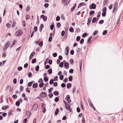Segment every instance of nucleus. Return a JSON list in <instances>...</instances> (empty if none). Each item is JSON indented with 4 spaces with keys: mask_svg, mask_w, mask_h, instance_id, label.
<instances>
[{
    "mask_svg": "<svg viewBox=\"0 0 123 123\" xmlns=\"http://www.w3.org/2000/svg\"><path fill=\"white\" fill-rule=\"evenodd\" d=\"M10 44V42L9 41L7 42L6 43L5 45V46L4 47L3 49V51L6 50V49L9 46Z\"/></svg>",
    "mask_w": 123,
    "mask_h": 123,
    "instance_id": "nucleus-1",
    "label": "nucleus"
},
{
    "mask_svg": "<svg viewBox=\"0 0 123 123\" xmlns=\"http://www.w3.org/2000/svg\"><path fill=\"white\" fill-rule=\"evenodd\" d=\"M70 1L68 0H62V3L64 6H67L70 2Z\"/></svg>",
    "mask_w": 123,
    "mask_h": 123,
    "instance_id": "nucleus-2",
    "label": "nucleus"
},
{
    "mask_svg": "<svg viewBox=\"0 0 123 123\" xmlns=\"http://www.w3.org/2000/svg\"><path fill=\"white\" fill-rule=\"evenodd\" d=\"M23 32L21 30H18L16 32V36H18L19 35H21L23 33Z\"/></svg>",
    "mask_w": 123,
    "mask_h": 123,
    "instance_id": "nucleus-3",
    "label": "nucleus"
},
{
    "mask_svg": "<svg viewBox=\"0 0 123 123\" xmlns=\"http://www.w3.org/2000/svg\"><path fill=\"white\" fill-rule=\"evenodd\" d=\"M96 7V5L94 3H92L89 6V8L90 9H94Z\"/></svg>",
    "mask_w": 123,
    "mask_h": 123,
    "instance_id": "nucleus-4",
    "label": "nucleus"
},
{
    "mask_svg": "<svg viewBox=\"0 0 123 123\" xmlns=\"http://www.w3.org/2000/svg\"><path fill=\"white\" fill-rule=\"evenodd\" d=\"M47 96V94L44 92H42L40 94V97L43 98H45Z\"/></svg>",
    "mask_w": 123,
    "mask_h": 123,
    "instance_id": "nucleus-5",
    "label": "nucleus"
},
{
    "mask_svg": "<svg viewBox=\"0 0 123 123\" xmlns=\"http://www.w3.org/2000/svg\"><path fill=\"white\" fill-rule=\"evenodd\" d=\"M38 107V105L37 104H35L33 106V108L34 110H36Z\"/></svg>",
    "mask_w": 123,
    "mask_h": 123,
    "instance_id": "nucleus-6",
    "label": "nucleus"
},
{
    "mask_svg": "<svg viewBox=\"0 0 123 123\" xmlns=\"http://www.w3.org/2000/svg\"><path fill=\"white\" fill-rule=\"evenodd\" d=\"M65 107L67 110L69 111L70 112H72V110L71 108L69 106L67 105L65 106Z\"/></svg>",
    "mask_w": 123,
    "mask_h": 123,
    "instance_id": "nucleus-7",
    "label": "nucleus"
},
{
    "mask_svg": "<svg viewBox=\"0 0 123 123\" xmlns=\"http://www.w3.org/2000/svg\"><path fill=\"white\" fill-rule=\"evenodd\" d=\"M17 42V40L16 39H15L13 41V43L12 45H11L10 46L11 48H12L14 45Z\"/></svg>",
    "mask_w": 123,
    "mask_h": 123,
    "instance_id": "nucleus-8",
    "label": "nucleus"
},
{
    "mask_svg": "<svg viewBox=\"0 0 123 123\" xmlns=\"http://www.w3.org/2000/svg\"><path fill=\"white\" fill-rule=\"evenodd\" d=\"M69 64L68 62H67L64 63V66L65 67H67L66 68V69H67L69 68Z\"/></svg>",
    "mask_w": 123,
    "mask_h": 123,
    "instance_id": "nucleus-9",
    "label": "nucleus"
},
{
    "mask_svg": "<svg viewBox=\"0 0 123 123\" xmlns=\"http://www.w3.org/2000/svg\"><path fill=\"white\" fill-rule=\"evenodd\" d=\"M92 18H89L88 19V22L87 23V25H90V23L91 22Z\"/></svg>",
    "mask_w": 123,
    "mask_h": 123,
    "instance_id": "nucleus-10",
    "label": "nucleus"
},
{
    "mask_svg": "<svg viewBox=\"0 0 123 123\" xmlns=\"http://www.w3.org/2000/svg\"><path fill=\"white\" fill-rule=\"evenodd\" d=\"M98 19H97L96 18L94 17L92 19V22L93 23H94L96 21H97Z\"/></svg>",
    "mask_w": 123,
    "mask_h": 123,
    "instance_id": "nucleus-11",
    "label": "nucleus"
},
{
    "mask_svg": "<svg viewBox=\"0 0 123 123\" xmlns=\"http://www.w3.org/2000/svg\"><path fill=\"white\" fill-rule=\"evenodd\" d=\"M80 71H81V67L82 65V60H80Z\"/></svg>",
    "mask_w": 123,
    "mask_h": 123,
    "instance_id": "nucleus-12",
    "label": "nucleus"
},
{
    "mask_svg": "<svg viewBox=\"0 0 123 123\" xmlns=\"http://www.w3.org/2000/svg\"><path fill=\"white\" fill-rule=\"evenodd\" d=\"M35 54V52H33L31 54L30 56V57L29 58V59H31L32 58V57Z\"/></svg>",
    "mask_w": 123,
    "mask_h": 123,
    "instance_id": "nucleus-13",
    "label": "nucleus"
},
{
    "mask_svg": "<svg viewBox=\"0 0 123 123\" xmlns=\"http://www.w3.org/2000/svg\"><path fill=\"white\" fill-rule=\"evenodd\" d=\"M38 86V84L37 83L34 84L32 86V87L34 88H36Z\"/></svg>",
    "mask_w": 123,
    "mask_h": 123,
    "instance_id": "nucleus-14",
    "label": "nucleus"
},
{
    "mask_svg": "<svg viewBox=\"0 0 123 123\" xmlns=\"http://www.w3.org/2000/svg\"><path fill=\"white\" fill-rule=\"evenodd\" d=\"M85 3L84 2H82L80 3L78 6V8H79L80 7L85 5Z\"/></svg>",
    "mask_w": 123,
    "mask_h": 123,
    "instance_id": "nucleus-15",
    "label": "nucleus"
},
{
    "mask_svg": "<svg viewBox=\"0 0 123 123\" xmlns=\"http://www.w3.org/2000/svg\"><path fill=\"white\" fill-rule=\"evenodd\" d=\"M44 27V25L43 24H41L40 25V26L39 27V31L40 32H41L42 30V28Z\"/></svg>",
    "mask_w": 123,
    "mask_h": 123,
    "instance_id": "nucleus-16",
    "label": "nucleus"
},
{
    "mask_svg": "<svg viewBox=\"0 0 123 123\" xmlns=\"http://www.w3.org/2000/svg\"><path fill=\"white\" fill-rule=\"evenodd\" d=\"M46 64H46V62H45V63H44L45 67L46 69H48L50 68V66L49 65H46Z\"/></svg>",
    "mask_w": 123,
    "mask_h": 123,
    "instance_id": "nucleus-17",
    "label": "nucleus"
},
{
    "mask_svg": "<svg viewBox=\"0 0 123 123\" xmlns=\"http://www.w3.org/2000/svg\"><path fill=\"white\" fill-rule=\"evenodd\" d=\"M76 3L75 4L74 6L71 8V11L72 12L75 9L76 6Z\"/></svg>",
    "mask_w": 123,
    "mask_h": 123,
    "instance_id": "nucleus-18",
    "label": "nucleus"
},
{
    "mask_svg": "<svg viewBox=\"0 0 123 123\" xmlns=\"http://www.w3.org/2000/svg\"><path fill=\"white\" fill-rule=\"evenodd\" d=\"M59 112V109H57L55 111V115H57Z\"/></svg>",
    "mask_w": 123,
    "mask_h": 123,
    "instance_id": "nucleus-19",
    "label": "nucleus"
},
{
    "mask_svg": "<svg viewBox=\"0 0 123 123\" xmlns=\"http://www.w3.org/2000/svg\"><path fill=\"white\" fill-rule=\"evenodd\" d=\"M26 114L27 115V116H29V117L31 114V113L30 111H26Z\"/></svg>",
    "mask_w": 123,
    "mask_h": 123,
    "instance_id": "nucleus-20",
    "label": "nucleus"
},
{
    "mask_svg": "<svg viewBox=\"0 0 123 123\" xmlns=\"http://www.w3.org/2000/svg\"><path fill=\"white\" fill-rule=\"evenodd\" d=\"M92 36L90 37L87 40V43H90L91 42V39L92 38Z\"/></svg>",
    "mask_w": 123,
    "mask_h": 123,
    "instance_id": "nucleus-21",
    "label": "nucleus"
},
{
    "mask_svg": "<svg viewBox=\"0 0 123 123\" xmlns=\"http://www.w3.org/2000/svg\"><path fill=\"white\" fill-rule=\"evenodd\" d=\"M53 94L57 96L59 94V92L58 91H55L54 92Z\"/></svg>",
    "mask_w": 123,
    "mask_h": 123,
    "instance_id": "nucleus-22",
    "label": "nucleus"
},
{
    "mask_svg": "<svg viewBox=\"0 0 123 123\" xmlns=\"http://www.w3.org/2000/svg\"><path fill=\"white\" fill-rule=\"evenodd\" d=\"M72 85L70 83H68L67 85V88H69L71 87Z\"/></svg>",
    "mask_w": 123,
    "mask_h": 123,
    "instance_id": "nucleus-23",
    "label": "nucleus"
},
{
    "mask_svg": "<svg viewBox=\"0 0 123 123\" xmlns=\"http://www.w3.org/2000/svg\"><path fill=\"white\" fill-rule=\"evenodd\" d=\"M48 72L50 74H51L52 73V69L51 68L49 69L48 70Z\"/></svg>",
    "mask_w": 123,
    "mask_h": 123,
    "instance_id": "nucleus-24",
    "label": "nucleus"
},
{
    "mask_svg": "<svg viewBox=\"0 0 123 123\" xmlns=\"http://www.w3.org/2000/svg\"><path fill=\"white\" fill-rule=\"evenodd\" d=\"M15 104L16 106H18L20 104L19 101H17L16 102Z\"/></svg>",
    "mask_w": 123,
    "mask_h": 123,
    "instance_id": "nucleus-25",
    "label": "nucleus"
},
{
    "mask_svg": "<svg viewBox=\"0 0 123 123\" xmlns=\"http://www.w3.org/2000/svg\"><path fill=\"white\" fill-rule=\"evenodd\" d=\"M101 15V12L99 11L97 15V17L98 19L99 18Z\"/></svg>",
    "mask_w": 123,
    "mask_h": 123,
    "instance_id": "nucleus-26",
    "label": "nucleus"
},
{
    "mask_svg": "<svg viewBox=\"0 0 123 123\" xmlns=\"http://www.w3.org/2000/svg\"><path fill=\"white\" fill-rule=\"evenodd\" d=\"M16 21H14L13 22V24L12 25V26L13 28L16 25Z\"/></svg>",
    "mask_w": 123,
    "mask_h": 123,
    "instance_id": "nucleus-27",
    "label": "nucleus"
},
{
    "mask_svg": "<svg viewBox=\"0 0 123 123\" xmlns=\"http://www.w3.org/2000/svg\"><path fill=\"white\" fill-rule=\"evenodd\" d=\"M69 31L71 32H73L74 31L73 28L72 27H70L69 29Z\"/></svg>",
    "mask_w": 123,
    "mask_h": 123,
    "instance_id": "nucleus-28",
    "label": "nucleus"
},
{
    "mask_svg": "<svg viewBox=\"0 0 123 123\" xmlns=\"http://www.w3.org/2000/svg\"><path fill=\"white\" fill-rule=\"evenodd\" d=\"M94 11H90L89 13V15H90L91 16L92 14L94 13Z\"/></svg>",
    "mask_w": 123,
    "mask_h": 123,
    "instance_id": "nucleus-29",
    "label": "nucleus"
},
{
    "mask_svg": "<svg viewBox=\"0 0 123 123\" xmlns=\"http://www.w3.org/2000/svg\"><path fill=\"white\" fill-rule=\"evenodd\" d=\"M36 61V59L34 58L32 59V61H31V63H35Z\"/></svg>",
    "mask_w": 123,
    "mask_h": 123,
    "instance_id": "nucleus-30",
    "label": "nucleus"
},
{
    "mask_svg": "<svg viewBox=\"0 0 123 123\" xmlns=\"http://www.w3.org/2000/svg\"><path fill=\"white\" fill-rule=\"evenodd\" d=\"M107 9L106 7H104L102 10V11L103 12H106Z\"/></svg>",
    "mask_w": 123,
    "mask_h": 123,
    "instance_id": "nucleus-31",
    "label": "nucleus"
},
{
    "mask_svg": "<svg viewBox=\"0 0 123 123\" xmlns=\"http://www.w3.org/2000/svg\"><path fill=\"white\" fill-rule=\"evenodd\" d=\"M68 37V34L66 32L65 33V35L64 37V39L65 40H66Z\"/></svg>",
    "mask_w": 123,
    "mask_h": 123,
    "instance_id": "nucleus-32",
    "label": "nucleus"
},
{
    "mask_svg": "<svg viewBox=\"0 0 123 123\" xmlns=\"http://www.w3.org/2000/svg\"><path fill=\"white\" fill-rule=\"evenodd\" d=\"M44 85V84L43 83H40L39 85V87L40 88H42L43 86Z\"/></svg>",
    "mask_w": 123,
    "mask_h": 123,
    "instance_id": "nucleus-33",
    "label": "nucleus"
},
{
    "mask_svg": "<svg viewBox=\"0 0 123 123\" xmlns=\"http://www.w3.org/2000/svg\"><path fill=\"white\" fill-rule=\"evenodd\" d=\"M61 26V24L60 23H57L56 24V26L58 28H59Z\"/></svg>",
    "mask_w": 123,
    "mask_h": 123,
    "instance_id": "nucleus-34",
    "label": "nucleus"
},
{
    "mask_svg": "<svg viewBox=\"0 0 123 123\" xmlns=\"http://www.w3.org/2000/svg\"><path fill=\"white\" fill-rule=\"evenodd\" d=\"M70 98V96L69 95H67L66 97L65 98V100H68V99H69Z\"/></svg>",
    "mask_w": 123,
    "mask_h": 123,
    "instance_id": "nucleus-35",
    "label": "nucleus"
},
{
    "mask_svg": "<svg viewBox=\"0 0 123 123\" xmlns=\"http://www.w3.org/2000/svg\"><path fill=\"white\" fill-rule=\"evenodd\" d=\"M63 63L62 62H61L59 64V66L61 68L63 67Z\"/></svg>",
    "mask_w": 123,
    "mask_h": 123,
    "instance_id": "nucleus-36",
    "label": "nucleus"
},
{
    "mask_svg": "<svg viewBox=\"0 0 123 123\" xmlns=\"http://www.w3.org/2000/svg\"><path fill=\"white\" fill-rule=\"evenodd\" d=\"M64 78L63 76L62 75H61L59 76V78L61 80H62Z\"/></svg>",
    "mask_w": 123,
    "mask_h": 123,
    "instance_id": "nucleus-37",
    "label": "nucleus"
},
{
    "mask_svg": "<svg viewBox=\"0 0 123 123\" xmlns=\"http://www.w3.org/2000/svg\"><path fill=\"white\" fill-rule=\"evenodd\" d=\"M39 66L38 65L35 68V70L36 71H38L39 70Z\"/></svg>",
    "mask_w": 123,
    "mask_h": 123,
    "instance_id": "nucleus-38",
    "label": "nucleus"
},
{
    "mask_svg": "<svg viewBox=\"0 0 123 123\" xmlns=\"http://www.w3.org/2000/svg\"><path fill=\"white\" fill-rule=\"evenodd\" d=\"M69 81H72L73 80L72 77V76H70L68 77Z\"/></svg>",
    "mask_w": 123,
    "mask_h": 123,
    "instance_id": "nucleus-39",
    "label": "nucleus"
},
{
    "mask_svg": "<svg viewBox=\"0 0 123 123\" xmlns=\"http://www.w3.org/2000/svg\"><path fill=\"white\" fill-rule=\"evenodd\" d=\"M59 100V99L58 97H56L54 99V101L56 102H58Z\"/></svg>",
    "mask_w": 123,
    "mask_h": 123,
    "instance_id": "nucleus-40",
    "label": "nucleus"
},
{
    "mask_svg": "<svg viewBox=\"0 0 123 123\" xmlns=\"http://www.w3.org/2000/svg\"><path fill=\"white\" fill-rule=\"evenodd\" d=\"M90 106L91 107H92L93 108V110L94 111L96 110V109L94 107V106L93 105V104H91V105H90Z\"/></svg>",
    "mask_w": 123,
    "mask_h": 123,
    "instance_id": "nucleus-41",
    "label": "nucleus"
},
{
    "mask_svg": "<svg viewBox=\"0 0 123 123\" xmlns=\"http://www.w3.org/2000/svg\"><path fill=\"white\" fill-rule=\"evenodd\" d=\"M43 79L46 82H47L48 80V78L46 77H44Z\"/></svg>",
    "mask_w": 123,
    "mask_h": 123,
    "instance_id": "nucleus-42",
    "label": "nucleus"
},
{
    "mask_svg": "<svg viewBox=\"0 0 123 123\" xmlns=\"http://www.w3.org/2000/svg\"><path fill=\"white\" fill-rule=\"evenodd\" d=\"M54 25L52 24V25H51L50 26V29L51 30H52L54 28Z\"/></svg>",
    "mask_w": 123,
    "mask_h": 123,
    "instance_id": "nucleus-43",
    "label": "nucleus"
},
{
    "mask_svg": "<svg viewBox=\"0 0 123 123\" xmlns=\"http://www.w3.org/2000/svg\"><path fill=\"white\" fill-rule=\"evenodd\" d=\"M61 18L63 20H65V18L64 16V15L63 14H62L61 15Z\"/></svg>",
    "mask_w": 123,
    "mask_h": 123,
    "instance_id": "nucleus-44",
    "label": "nucleus"
},
{
    "mask_svg": "<svg viewBox=\"0 0 123 123\" xmlns=\"http://www.w3.org/2000/svg\"><path fill=\"white\" fill-rule=\"evenodd\" d=\"M107 33V30H104L103 32V35H106Z\"/></svg>",
    "mask_w": 123,
    "mask_h": 123,
    "instance_id": "nucleus-45",
    "label": "nucleus"
},
{
    "mask_svg": "<svg viewBox=\"0 0 123 123\" xmlns=\"http://www.w3.org/2000/svg\"><path fill=\"white\" fill-rule=\"evenodd\" d=\"M61 87L62 88H64L66 87V85L64 83H62L61 84Z\"/></svg>",
    "mask_w": 123,
    "mask_h": 123,
    "instance_id": "nucleus-46",
    "label": "nucleus"
},
{
    "mask_svg": "<svg viewBox=\"0 0 123 123\" xmlns=\"http://www.w3.org/2000/svg\"><path fill=\"white\" fill-rule=\"evenodd\" d=\"M53 89L52 88H51L48 89V91L49 93H50Z\"/></svg>",
    "mask_w": 123,
    "mask_h": 123,
    "instance_id": "nucleus-47",
    "label": "nucleus"
},
{
    "mask_svg": "<svg viewBox=\"0 0 123 123\" xmlns=\"http://www.w3.org/2000/svg\"><path fill=\"white\" fill-rule=\"evenodd\" d=\"M84 40L83 38L81 39L80 42V43L81 44H82L84 43Z\"/></svg>",
    "mask_w": 123,
    "mask_h": 123,
    "instance_id": "nucleus-48",
    "label": "nucleus"
},
{
    "mask_svg": "<svg viewBox=\"0 0 123 123\" xmlns=\"http://www.w3.org/2000/svg\"><path fill=\"white\" fill-rule=\"evenodd\" d=\"M32 84V83L31 82H29L27 86L29 87H31V86Z\"/></svg>",
    "mask_w": 123,
    "mask_h": 123,
    "instance_id": "nucleus-49",
    "label": "nucleus"
},
{
    "mask_svg": "<svg viewBox=\"0 0 123 123\" xmlns=\"http://www.w3.org/2000/svg\"><path fill=\"white\" fill-rule=\"evenodd\" d=\"M108 0H104L103 4L105 5V4H107Z\"/></svg>",
    "mask_w": 123,
    "mask_h": 123,
    "instance_id": "nucleus-50",
    "label": "nucleus"
},
{
    "mask_svg": "<svg viewBox=\"0 0 123 123\" xmlns=\"http://www.w3.org/2000/svg\"><path fill=\"white\" fill-rule=\"evenodd\" d=\"M47 18L46 16H44L43 18V20L44 21H46L47 20Z\"/></svg>",
    "mask_w": 123,
    "mask_h": 123,
    "instance_id": "nucleus-51",
    "label": "nucleus"
},
{
    "mask_svg": "<svg viewBox=\"0 0 123 123\" xmlns=\"http://www.w3.org/2000/svg\"><path fill=\"white\" fill-rule=\"evenodd\" d=\"M69 62L71 64H73L74 63V61L72 59H71L70 60Z\"/></svg>",
    "mask_w": 123,
    "mask_h": 123,
    "instance_id": "nucleus-52",
    "label": "nucleus"
},
{
    "mask_svg": "<svg viewBox=\"0 0 123 123\" xmlns=\"http://www.w3.org/2000/svg\"><path fill=\"white\" fill-rule=\"evenodd\" d=\"M87 33H84L82 35V37L83 38H85L87 35Z\"/></svg>",
    "mask_w": 123,
    "mask_h": 123,
    "instance_id": "nucleus-53",
    "label": "nucleus"
},
{
    "mask_svg": "<svg viewBox=\"0 0 123 123\" xmlns=\"http://www.w3.org/2000/svg\"><path fill=\"white\" fill-rule=\"evenodd\" d=\"M43 42L42 41L40 42V43H39V45L41 47H42L43 45Z\"/></svg>",
    "mask_w": 123,
    "mask_h": 123,
    "instance_id": "nucleus-54",
    "label": "nucleus"
},
{
    "mask_svg": "<svg viewBox=\"0 0 123 123\" xmlns=\"http://www.w3.org/2000/svg\"><path fill=\"white\" fill-rule=\"evenodd\" d=\"M114 5L113 7H115V8H116V7H117V3L116 1L114 3Z\"/></svg>",
    "mask_w": 123,
    "mask_h": 123,
    "instance_id": "nucleus-55",
    "label": "nucleus"
},
{
    "mask_svg": "<svg viewBox=\"0 0 123 123\" xmlns=\"http://www.w3.org/2000/svg\"><path fill=\"white\" fill-rule=\"evenodd\" d=\"M60 19V17L59 16H57L56 18V20L57 21H59Z\"/></svg>",
    "mask_w": 123,
    "mask_h": 123,
    "instance_id": "nucleus-56",
    "label": "nucleus"
},
{
    "mask_svg": "<svg viewBox=\"0 0 123 123\" xmlns=\"http://www.w3.org/2000/svg\"><path fill=\"white\" fill-rule=\"evenodd\" d=\"M104 22V21L103 20H100L99 22V23L101 24H103Z\"/></svg>",
    "mask_w": 123,
    "mask_h": 123,
    "instance_id": "nucleus-57",
    "label": "nucleus"
},
{
    "mask_svg": "<svg viewBox=\"0 0 123 123\" xmlns=\"http://www.w3.org/2000/svg\"><path fill=\"white\" fill-rule=\"evenodd\" d=\"M53 96V94L52 93H51L49 94V97L50 98H52Z\"/></svg>",
    "mask_w": 123,
    "mask_h": 123,
    "instance_id": "nucleus-58",
    "label": "nucleus"
},
{
    "mask_svg": "<svg viewBox=\"0 0 123 123\" xmlns=\"http://www.w3.org/2000/svg\"><path fill=\"white\" fill-rule=\"evenodd\" d=\"M30 17L29 16L28 14H26L25 15V18L26 19H29L30 18Z\"/></svg>",
    "mask_w": 123,
    "mask_h": 123,
    "instance_id": "nucleus-59",
    "label": "nucleus"
},
{
    "mask_svg": "<svg viewBox=\"0 0 123 123\" xmlns=\"http://www.w3.org/2000/svg\"><path fill=\"white\" fill-rule=\"evenodd\" d=\"M57 55V53H54L53 54V56L54 57H55Z\"/></svg>",
    "mask_w": 123,
    "mask_h": 123,
    "instance_id": "nucleus-60",
    "label": "nucleus"
},
{
    "mask_svg": "<svg viewBox=\"0 0 123 123\" xmlns=\"http://www.w3.org/2000/svg\"><path fill=\"white\" fill-rule=\"evenodd\" d=\"M65 32L64 31H62L61 35L62 36H63L65 34Z\"/></svg>",
    "mask_w": 123,
    "mask_h": 123,
    "instance_id": "nucleus-61",
    "label": "nucleus"
},
{
    "mask_svg": "<svg viewBox=\"0 0 123 123\" xmlns=\"http://www.w3.org/2000/svg\"><path fill=\"white\" fill-rule=\"evenodd\" d=\"M44 6L45 7L47 8L49 6V4L48 3H46L44 4Z\"/></svg>",
    "mask_w": 123,
    "mask_h": 123,
    "instance_id": "nucleus-62",
    "label": "nucleus"
},
{
    "mask_svg": "<svg viewBox=\"0 0 123 123\" xmlns=\"http://www.w3.org/2000/svg\"><path fill=\"white\" fill-rule=\"evenodd\" d=\"M13 98L14 99H16L17 98V96L16 94L12 96Z\"/></svg>",
    "mask_w": 123,
    "mask_h": 123,
    "instance_id": "nucleus-63",
    "label": "nucleus"
},
{
    "mask_svg": "<svg viewBox=\"0 0 123 123\" xmlns=\"http://www.w3.org/2000/svg\"><path fill=\"white\" fill-rule=\"evenodd\" d=\"M54 82V80L53 79H51L49 81V83L50 84H52Z\"/></svg>",
    "mask_w": 123,
    "mask_h": 123,
    "instance_id": "nucleus-64",
    "label": "nucleus"
}]
</instances>
